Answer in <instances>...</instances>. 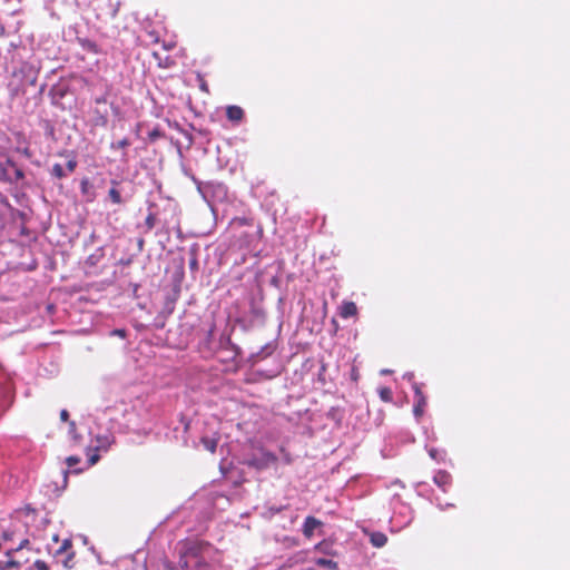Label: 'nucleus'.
I'll return each instance as SVG.
<instances>
[{
	"label": "nucleus",
	"mask_w": 570,
	"mask_h": 570,
	"mask_svg": "<svg viewBox=\"0 0 570 570\" xmlns=\"http://www.w3.org/2000/svg\"><path fill=\"white\" fill-rule=\"evenodd\" d=\"M198 79H199V81H200V82H199V88H200V90H202V91H204V92H206V94H208V92H209V88H208L207 82H206V81L203 79V77H202V76H199V75H198Z\"/></svg>",
	"instance_id": "obj_21"
},
{
	"label": "nucleus",
	"mask_w": 570,
	"mask_h": 570,
	"mask_svg": "<svg viewBox=\"0 0 570 570\" xmlns=\"http://www.w3.org/2000/svg\"><path fill=\"white\" fill-rule=\"evenodd\" d=\"M130 145V141L128 138H124L117 142L111 144L112 149H124L127 148Z\"/></svg>",
	"instance_id": "obj_18"
},
{
	"label": "nucleus",
	"mask_w": 570,
	"mask_h": 570,
	"mask_svg": "<svg viewBox=\"0 0 570 570\" xmlns=\"http://www.w3.org/2000/svg\"><path fill=\"white\" fill-rule=\"evenodd\" d=\"M370 542L376 548H382L386 544L387 537L383 532H372L370 534Z\"/></svg>",
	"instance_id": "obj_11"
},
{
	"label": "nucleus",
	"mask_w": 570,
	"mask_h": 570,
	"mask_svg": "<svg viewBox=\"0 0 570 570\" xmlns=\"http://www.w3.org/2000/svg\"><path fill=\"white\" fill-rule=\"evenodd\" d=\"M146 36L148 38L147 43L148 45H156L160 41L159 33L156 30H148L146 32Z\"/></svg>",
	"instance_id": "obj_16"
},
{
	"label": "nucleus",
	"mask_w": 570,
	"mask_h": 570,
	"mask_svg": "<svg viewBox=\"0 0 570 570\" xmlns=\"http://www.w3.org/2000/svg\"><path fill=\"white\" fill-rule=\"evenodd\" d=\"M379 395L383 402H392L393 400V392L390 387L383 386L379 390Z\"/></svg>",
	"instance_id": "obj_15"
},
{
	"label": "nucleus",
	"mask_w": 570,
	"mask_h": 570,
	"mask_svg": "<svg viewBox=\"0 0 570 570\" xmlns=\"http://www.w3.org/2000/svg\"><path fill=\"white\" fill-rule=\"evenodd\" d=\"M153 57L157 60L160 68H169L174 65V60L171 58L165 57V59H161L159 53L156 51L153 52Z\"/></svg>",
	"instance_id": "obj_14"
},
{
	"label": "nucleus",
	"mask_w": 570,
	"mask_h": 570,
	"mask_svg": "<svg viewBox=\"0 0 570 570\" xmlns=\"http://www.w3.org/2000/svg\"><path fill=\"white\" fill-rule=\"evenodd\" d=\"M69 426H70V432L71 433H75V430H76V423L73 421H70L69 422Z\"/></svg>",
	"instance_id": "obj_32"
},
{
	"label": "nucleus",
	"mask_w": 570,
	"mask_h": 570,
	"mask_svg": "<svg viewBox=\"0 0 570 570\" xmlns=\"http://www.w3.org/2000/svg\"><path fill=\"white\" fill-rule=\"evenodd\" d=\"M59 156L62 157H69L66 164V169L60 164H55L51 168V176L57 179H62L67 177L68 174H71L76 170L78 161L76 159V156L72 153H69L68 150H62L59 153Z\"/></svg>",
	"instance_id": "obj_1"
},
{
	"label": "nucleus",
	"mask_w": 570,
	"mask_h": 570,
	"mask_svg": "<svg viewBox=\"0 0 570 570\" xmlns=\"http://www.w3.org/2000/svg\"><path fill=\"white\" fill-rule=\"evenodd\" d=\"M358 379H360L358 368L356 366H353L352 370H351V380L354 381V382H357Z\"/></svg>",
	"instance_id": "obj_22"
},
{
	"label": "nucleus",
	"mask_w": 570,
	"mask_h": 570,
	"mask_svg": "<svg viewBox=\"0 0 570 570\" xmlns=\"http://www.w3.org/2000/svg\"><path fill=\"white\" fill-rule=\"evenodd\" d=\"M106 101H107L106 97H98V98L95 99V102L98 104V105L99 104H106Z\"/></svg>",
	"instance_id": "obj_29"
},
{
	"label": "nucleus",
	"mask_w": 570,
	"mask_h": 570,
	"mask_svg": "<svg viewBox=\"0 0 570 570\" xmlns=\"http://www.w3.org/2000/svg\"><path fill=\"white\" fill-rule=\"evenodd\" d=\"M413 391H414V406H413V414L419 420L423 416L425 412V407L428 405V399L424 395L422 387L419 383H413Z\"/></svg>",
	"instance_id": "obj_3"
},
{
	"label": "nucleus",
	"mask_w": 570,
	"mask_h": 570,
	"mask_svg": "<svg viewBox=\"0 0 570 570\" xmlns=\"http://www.w3.org/2000/svg\"><path fill=\"white\" fill-rule=\"evenodd\" d=\"M23 564L22 561L16 559L13 557V551L12 550H8L6 552V559L4 560H0V570H11V569H19L21 568Z\"/></svg>",
	"instance_id": "obj_5"
},
{
	"label": "nucleus",
	"mask_w": 570,
	"mask_h": 570,
	"mask_svg": "<svg viewBox=\"0 0 570 570\" xmlns=\"http://www.w3.org/2000/svg\"><path fill=\"white\" fill-rule=\"evenodd\" d=\"M315 563L320 567L327 568L330 570L338 569V563L332 559L317 558L315 559Z\"/></svg>",
	"instance_id": "obj_13"
},
{
	"label": "nucleus",
	"mask_w": 570,
	"mask_h": 570,
	"mask_svg": "<svg viewBox=\"0 0 570 570\" xmlns=\"http://www.w3.org/2000/svg\"><path fill=\"white\" fill-rule=\"evenodd\" d=\"M98 460H99V455L97 453H95V454L89 456L88 461H89L90 465H94V464H96L98 462Z\"/></svg>",
	"instance_id": "obj_23"
},
{
	"label": "nucleus",
	"mask_w": 570,
	"mask_h": 570,
	"mask_svg": "<svg viewBox=\"0 0 570 570\" xmlns=\"http://www.w3.org/2000/svg\"><path fill=\"white\" fill-rule=\"evenodd\" d=\"M70 547H71V541H70V540H65V541L62 542V546H61V547H60V549L58 550V552H61V551H63V550H66V549H68V548H70Z\"/></svg>",
	"instance_id": "obj_24"
},
{
	"label": "nucleus",
	"mask_w": 570,
	"mask_h": 570,
	"mask_svg": "<svg viewBox=\"0 0 570 570\" xmlns=\"http://www.w3.org/2000/svg\"><path fill=\"white\" fill-rule=\"evenodd\" d=\"M321 525H322V522L318 519H316L312 515H308V517H306L304 524H303V534L307 539H311L314 535V531L317 528H320Z\"/></svg>",
	"instance_id": "obj_6"
},
{
	"label": "nucleus",
	"mask_w": 570,
	"mask_h": 570,
	"mask_svg": "<svg viewBox=\"0 0 570 570\" xmlns=\"http://www.w3.org/2000/svg\"><path fill=\"white\" fill-rule=\"evenodd\" d=\"M77 42L79 43L81 49L87 52H90L94 55L100 53L99 46L95 41H92L88 38H77Z\"/></svg>",
	"instance_id": "obj_9"
},
{
	"label": "nucleus",
	"mask_w": 570,
	"mask_h": 570,
	"mask_svg": "<svg viewBox=\"0 0 570 570\" xmlns=\"http://www.w3.org/2000/svg\"><path fill=\"white\" fill-rule=\"evenodd\" d=\"M433 480L440 488L445 490V488L451 484L452 478L451 474L446 471H438Z\"/></svg>",
	"instance_id": "obj_10"
},
{
	"label": "nucleus",
	"mask_w": 570,
	"mask_h": 570,
	"mask_svg": "<svg viewBox=\"0 0 570 570\" xmlns=\"http://www.w3.org/2000/svg\"><path fill=\"white\" fill-rule=\"evenodd\" d=\"M114 334L119 335L120 337H126V331L125 330H115Z\"/></svg>",
	"instance_id": "obj_28"
},
{
	"label": "nucleus",
	"mask_w": 570,
	"mask_h": 570,
	"mask_svg": "<svg viewBox=\"0 0 570 570\" xmlns=\"http://www.w3.org/2000/svg\"><path fill=\"white\" fill-rule=\"evenodd\" d=\"M146 224L148 225L149 228L154 227V217L151 215L147 217Z\"/></svg>",
	"instance_id": "obj_27"
},
{
	"label": "nucleus",
	"mask_w": 570,
	"mask_h": 570,
	"mask_svg": "<svg viewBox=\"0 0 570 570\" xmlns=\"http://www.w3.org/2000/svg\"><path fill=\"white\" fill-rule=\"evenodd\" d=\"M29 543V540L24 539L17 549H11L13 553L18 552L21 548Z\"/></svg>",
	"instance_id": "obj_26"
},
{
	"label": "nucleus",
	"mask_w": 570,
	"mask_h": 570,
	"mask_svg": "<svg viewBox=\"0 0 570 570\" xmlns=\"http://www.w3.org/2000/svg\"><path fill=\"white\" fill-rule=\"evenodd\" d=\"M112 187L109 189L108 196L111 203L120 205L124 203L120 191L116 188L119 183L117 180L111 181Z\"/></svg>",
	"instance_id": "obj_12"
},
{
	"label": "nucleus",
	"mask_w": 570,
	"mask_h": 570,
	"mask_svg": "<svg viewBox=\"0 0 570 570\" xmlns=\"http://www.w3.org/2000/svg\"><path fill=\"white\" fill-rule=\"evenodd\" d=\"M226 116L228 120L238 124L244 118V110L239 106L232 105L226 108Z\"/></svg>",
	"instance_id": "obj_8"
},
{
	"label": "nucleus",
	"mask_w": 570,
	"mask_h": 570,
	"mask_svg": "<svg viewBox=\"0 0 570 570\" xmlns=\"http://www.w3.org/2000/svg\"><path fill=\"white\" fill-rule=\"evenodd\" d=\"M27 570H49L47 563L42 560H37L31 567Z\"/></svg>",
	"instance_id": "obj_17"
},
{
	"label": "nucleus",
	"mask_w": 570,
	"mask_h": 570,
	"mask_svg": "<svg viewBox=\"0 0 570 570\" xmlns=\"http://www.w3.org/2000/svg\"><path fill=\"white\" fill-rule=\"evenodd\" d=\"M80 462V458L76 455H70L66 459V463L69 468L77 465Z\"/></svg>",
	"instance_id": "obj_20"
},
{
	"label": "nucleus",
	"mask_w": 570,
	"mask_h": 570,
	"mask_svg": "<svg viewBox=\"0 0 570 570\" xmlns=\"http://www.w3.org/2000/svg\"><path fill=\"white\" fill-rule=\"evenodd\" d=\"M279 451H281V453L283 455L284 463L285 464H291L293 462L292 454L284 446H281Z\"/></svg>",
	"instance_id": "obj_19"
},
{
	"label": "nucleus",
	"mask_w": 570,
	"mask_h": 570,
	"mask_svg": "<svg viewBox=\"0 0 570 570\" xmlns=\"http://www.w3.org/2000/svg\"><path fill=\"white\" fill-rule=\"evenodd\" d=\"M173 47H174L173 43H164V49L165 50H170Z\"/></svg>",
	"instance_id": "obj_33"
},
{
	"label": "nucleus",
	"mask_w": 570,
	"mask_h": 570,
	"mask_svg": "<svg viewBox=\"0 0 570 570\" xmlns=\"http://www.w3.org/2000/svg\"><path fill=\"white\" fill-rule=\"evenodd\" d=\"M60 419H61V421L67 422L69 419V412L67 410H61Z\"/></svg>",
	"instance_id": "obj_25"
},
{
	"label": "nucleus",
	"mask_w": 570,
	"mask_h": 570,
	"mask_svg": "<svg viewBox=\"0 0 570 570\" xmlns=\"http://www.w3.org/2000/svg\"><path fill=\"white\" fill-rule=\"evenodd\" d=\"M80 191L87 203H92L97 197L95 187L87 177L80 180Z\"/></svg>",
	"instance_id": "obj_4"
},
{
	"label": "nucleus",
	"mask_w": 570,
	"mask_h": 570,
	"mask_svg": "<svg viewBox=\"0 0 570 570\" xmlns=\"http://www.w3.org/2000/svg\"><path fill=\"white\" fill-rule=\"evenodd\" d=\"M342 318H350L357 315V306L352 301H344L338 308Z\"/></svg>",
	"instance_id": "obj_7"
},
{
	"label": "nucleus",
	"mask_w": 570,
	"mask_h": 570,
	"mask_svg": "<svg viewBox=\"0 0 570 570\" xmlns=\"http://www.w3.org/2000/svg\"><path fill=\"white\" fill-rule=\"evenodd\" d=\"M22 154H23L26 157H28V158H30V157H31V151H30V149H29V148H23V149H22Z\"/></svg>",
	"instance_id": "obj_30"
},
{
	"label": "nucleus",
	"mask_w": 570,
	"mask_h": 570,
	"mask_svg": "<svg viewBox=\"0 0 570 570\" xmlns=\"http://www.w3.org/2000/svg\"><path fill=\"white\" fill-rule=\"evenodd\" d=\"M277 461L278 459L274 453L267 450H262V455L259 458H252L246 461V464L256 470H264L276 464Z\"/></svg>",
	"instance_id": "obj_2"
},
{
	"label": "nucleus",
	"mask_w": 570,
	"mask_h": 570,
	"mask_svg": "<svg viewBox=\"0 0 570 570\" xmlns=\"http://www.w3.org/2000/svg\"><path fill=\"white\" fill-rule=\"evenodd\" d=\"M235 222L238 223L239 225L247 224V219L246 218H237V219H235Z\"/></svg>",
	"instance_id": "obj_31"
}]
</instances>
